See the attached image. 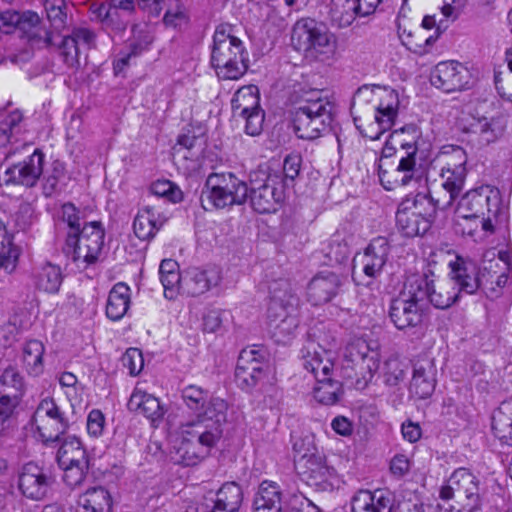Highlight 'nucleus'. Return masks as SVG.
<instances>
[{"mask_svg":"<svg viewBox=\"0 0 512 512\" xmlns=\"http://www.w3.org/2000/svg\"><path fill=\"white\" fill-rule=\"evenodd\" d=\"M492 255L495 256L494 253ZM448 265L453 279L464 293L473 294L480 286L483 288L488 299L485 307L491 317H497L508 309L512 302V292L505 289L512 266L509 251H500L497 258L485 261L481 273L474 261L461 256H456Z\"/></svg>","mask_w":512,"mask_h":512,"instance_id":"nucleus-1","label":"nucleus"},{"mask_svg":"<svg viewBox=\"0 0 512 512\" xmlns=\"http://www.w3.org/2000/svg\"><path fill=\"white\" fill-rule=\"evenodd\" d=\"M404 129L394 130L385 141L379 164V179L386 190L415 185L424 176L422 164L417 161V147L401 140Z\"/></svg>","mask_w":512,"mask_h":512,"instance_id":"nucleus-2","label":"nucleus"},{"mask_svg":"<svg viewBox=\"0 0 512 512\" xmlns=\"http://www.w3.org/2000/svg\"><path fill=\"white\" fill-rule=\"evenodd\" d=\"M457 218L468 221L473 219L476 228L491 234L494 225L506 221V211L498 188L482 185L468 191L456 208Z\"/></svg>","mask_w":512,"mask_h":512,"instance_id":"nucleus-3","label":"nucleus"},{"mask_svg":"<svg viewBox=\"0 0 512 512\" xmlns=\"http://www.w3.org/2000/svg\"><path fill=\"white\" fill-rule=\"evenodd\" d=\"M189 418L181 425H202L207 429L223 430L227 421L228 404L219 397H214L200 386L188 385L181 391Z\"/></svg>","mask_w":512,"mask_h":512,"instance_id":"nucleus-4","label":"nucleus"},{"mask_svg":"<svg viewBox=\"0 0 512 512\" xmlns=\"http://www.w3.org/2000/svg\"><path fill=\"white\" fill-rule=\"evenodd\" d=\"M441 512H479L481 494L478 478L466 468L455 470L439 492Z\"/></svg>","mask_w":512,"mask_h":512,"instance_id":"nucleus-5","label":"nucleus"},{"mask_svg":"<svg viewBox=\"0 0 512 512\" xmlns=\"http://www.w3.org/2000/svg\"><path fill=\"white\" fill-rule=\"evenodd\" d=\"M211 64L218 77L227 80H237L247 70L243 43L225 26L214 32Z\"/></svg>","mask_w":512,"mask_h":512,"instance_id":"nucleus-6","label":"nucleus"},{"mask_svg":"<svg viewBox=\"0 0 512 512\" xmlns=\"http://www.w3.org/2000/svg\"><path fill=\"white\" fill-rule=\"evenodd\" d=\"M104 243L103 223L90 221L77 232H68L64 250L79 270H85L99 260Z\"/></svg>","mask_w":512,"mask_h":512,"instance_id":"nucleus-7","label":"nucleus"},{"mask_svg":"<svg viewBox=\"0 0 512 512\" xmlns=\"http://www.w3.org/2000/svg\"><path fill=\"white\" fill-rule=\"evenodd\" d=\"M438 202L423 194L406 197L396 212V227L402 236L413 238L425 235L435 219Z\"/></svg>","mask_w":512,"mask_h":512,"instance_id":"nucleus-8","label":"nucleus"},{"mask_svg":"<svg viewBox=\"0 0 512 512\" xmlns=\"http://www.w3.org/2000/svg\"><path fill=\"white\" fill-rule=\"evenodd\" d=\"M182 440L175 450L173 460L183 466H195L204 460L220 441L223 430L207 429L204 426L180 425Z\"/></svg>","mask_w":512,"mask_h":512,"instance_id":"nucleus-9","label":"nucleus"},{"mask_svg":"<svg viewBox=\"0 0 512 512\" xmlns=\"http://www.w3.org/2000/svg\"><path fill=\"white\" fill-rule=\"evenodd\" d=\"M291 42L294 48L307 57L326 60L336 50L334 36L322 24L310 18L298 20L292 30Z\"/></svg>","mask_w":512,"mask_h":512,"instance_id":"nucleus-10","label":"nucleus"},{"mask_svg":"<svg viewBox=\"0 0 512 512\" xmlns=\"http://www.w3.org/2000/svg\"><path fill=\"white\" fill-rule=\"evenodd\" d=\"M333 118L331 104L321 98L308 100L299 106L293 117V127L298 138L314 140L331 129Z\"/></svg>","mask_w":512,"mask_h":512,"instance_id":"nucleus-11","label":"nucleus"},{"mask_svg":"<svg viewBox=\"0 0 512 512\" xmlns=\"http://www.w3.org/2000/svg\"><path fill=\"white\" fill-rule=\"evenodd\" d=\"M251 205L261 214L276 212L285 199V183L278 171L259 170L251 178Z\"/></svg>","mask_w":512,"mask_h":512,"instance_id":"nucleus-12","label":"nucleus"},{"mask_svg":"<svg viewBox=\"0 0 512 512\" xmlns=\"http://www.w3.org/2000/svg\"><path fill=\"white\" fill-rule=\"evenodd\" d=\"M208 202L217 209L243 204L248 197V186L232 173H213L206 181Z\"/></svg>","mask_w":512,"mask_h":512,"instance_id":"nucleus-13","label":"nucleus"},{"mask_svg":"<svg viewBox=\"0 0 512 512\" xmlns=\"http://www.w3.org/2000/svg\"><path fill=\"white\" fill-rule=\"evenodd\" d=\"M432 279L426 275L411 274L406 277L400 295L392 300L390 317L392 320L405 318L412 320L420 309L419 302L427 299Z\"/></svg>","mask_w":512,"mask_h":512,"instance_id":"nucleus-14","label":"nucleus"},{"mask_svg":"<svg viewBox=\"0 0 512 512\" xmlns=\"http://www.w3.org/2000/svg\"><path fill=\"white\" fill-rule=\"evenodd\" d=\"M32 424L45 444L58 441L70 425L68 416L52 398H45L38 404Z\"/></svg>","mask_w":512,"mask_h":512,"instance_id":"nucleus-15","label":"nucleus"},{"mask_svg":"<svg viewBox=\"0 0 512 512\" xmlns=\"http://www.w3.org/2000/svg\"><path fill=\"white\" fill-rule=\"evenodd\" d=\"M308 501L302 493H293L284 498L277 483L263 481L255 496L254 507L255 512H300Z\"/></svg>","mask_w":512,"mask_h":512,"instance_id":"nucleus-16","label":"nucleus"},{"mask_svg":"<svg viewBox=\"0 0 512 512\" xmlns=\"http://www.w3.org/2000/svg\"><path fill=\"white\" fill-rule=\"evenodd\" d=\"M439 161L442 163L440 170L442 187L449 193L448 204H451L464 186L467 155L459 146L450 147L441 152Z\"/></svg>","mask_w":512,"mask_h":512,"instance_id":"nucleus-17","label":"nucleus"},{"mask_svg":"<svg viewBox=\"0 0 512 512\" xmlns=\"http://www.w3.org/2000/svg\"><path fill=\"white\" fill-rule=\"evenodd\" d=\"M399 114V97L393 90H385L375 107L374 121L365 128L354 118L356 127L361 134L370 140H378L381 135L392 129Z\"/></svg>","mask_w":512,"mask_h":512,"instance_id":"nucleus-18","label":"nucleus"},{"mask_svg":"<svg viewBox=\"0 0 512 512\" xmlns=\"http://www.w3.org/2000/svg\"><path fill=\"white\" fill-rule=\"evenodd\" d=\"M343 360L347 367L354 370L355 377H361L365 383L370 381L379 368L378 354L371 351L362 338H352L343 350Z\"/></svg>","mask_w":512,"mask_h":512,"instance_id":"nucleus-19","label":"nucleus"},{"mask_svg":"<svg viewBox=\"0 0 512 512\" xmlns=\"http://www.w3.org/2000/svg\"><path fill=\"white\" fill-rule=\"evenodd\" d=\"M243 490L236 482H226L217 491L207 493L195 512H239Z\"/></svg>","mask_w":512,"mask_h":512,"instance_id":"nucleus-20","label":"nucleus"},{"mask_svg":"<svg viewBox=\"0 0 512 512\" xmlns=\"http://www.w3.org/2000/svg\"><path fill=\"white\" fill-rule=\"evenodd\" d=\"M52 484L51 474L32 462L25 464L18 475V489L29 500H43Z\"/></svg>","mask_w":512,"mask_h":512,"instance_id":"nucleus-21","label":"nucleus"},{"mask_svg":"<svg viewBox=\"0 0 512 512\" xmlns=\"http://www.w3.org/2000/svg\"><path fill=\"white\" fill-rule=\"evenodd\" d=\"M432 84L445 92H453L470 88L474 84V77L463 64L446 61L435 67Z\"/></svg>","mask_w":512,"mask_h":512,"instance_id":"nucleus-22","label":"nucleus"},{"mask_svg":"<svg viewBox=\"0 0 512 512\" xmlns=\"http://www.w3.org/2000/svg\"><path fill=\"white\" fill-rule=\"evenodd\" d=\"M303 368L311 373L315 380L335 375L334 357L331 351L323 348L314 340L308 339L300 350Z\"/></svg>","mask_w":512,"mask_h":512,"instance_id":"nucleus-23","label":"nucleus"},{"mask_svg":"<svg viewBox=\"0 0 512 512\" xmlns=\"http://www.w3.org/2000/svg\"><path fill=\"white\" fill-rule=\"evenodd\" d=\"M263 358V353L253 347L245 348L240 352L235 378L243 389H251L263 378L264 370L261 363Z\"/></svg>","mask_w":512,"mask_h":512,"instance_id":"nucleus-24","label":"nucleus"},{"mask_svg":"<svg viewBox=\"0 0 512 512\" xmlns=\"http://www.w3.org/2000/svg\"><path fill=\"white\" fill-rule=\"evenodd\" d=\"M45 155L39 149H36L32 155L24 159L21 163L7 169V182L32 187L36 184L39 177L43 174Z\"/></svg>","mask_w":512,"mask_h":512,"instance_id":"nucleus-25","label":"nucleus"},{"mask_svg":"<svg viewBox=\"0 0 512 512\" xmlns=\"http://www.w3.org/2000/svg\"><path fill=\"white\" fill-rule=\"evenodd\" d=\"M342 285L339 275L333 272H321L312 278L307 288V298L313 305L332 300Z\"/></svg>","mask_w":512,"mask_h":512,"instance_id":"nucleus-26","label":"nucleus"},{"mask_svg":"<svg viewBox=\"0 0 512 512\" xmlns=\"http://www.w3.org/2000/svg\"><path fill=\"white\" fill-rule=\"evenodd\" d=\"M381 0H332L331 13L340 25H350L356 16H367L375 11Z\"/></svg>","mask_w":512,"mask_h":512,"instance_id":"nucleus-27","label":"nucleus"},{"mask_svg":"<svg viewBox=\"0 0 512 512\" xmlns=\"http://www.w3.org/2000/svg\"><path fill=\"white\" fill-rule=\"evenodd\" d=\"M393 502L387 490H359L352 498V512H393Z\"/></svg>","mask_w":512,"mask_h":512,"instance_id":"nucleus-28","label":"nucleus"},{"mask_svg":"<svg viewBox=\"0 0 512 512\" xmlns=\"http://www.w3.org/2000/svg\"><path fill=\"white\" fill-rule=\"evenodd\" d=\"M39 23L38 14L32 11H25L22 14L13 10L0 12V35L10 34L18 29L29 39H33L38 36Z\"/></svg>","mask_w":512,"mask_h":512,"instance_id":"nucleus-29","label":"nucleus"},{"mask_svg":"<svg viewBox=\"0 0 512 512\" xmlns=\"http://www.w3.org/2000/svg\"><path fill=\"white\" fill-rule=\"evenodd\" d=\"M389 251L390 245L387 238L372 239L361 258L363 273L370 278L379 276L387 261Z\"/></svg>","mask_w":512,"mask_h":512,"instance_id":"nucleus-30","label":"nucleus"},{"mask_svg":"<svg viewBox=\"0 0 512 512\" xmlns=\"http://www.w3.org/2000/svg\"><path fill=\"white\" fill-rule=\"evenodd\" d=\"M166 222L163 213L151 206H145L138 210L134 221L133 230L140 240H150L158 233Z\"/></svg>","mask_w":512,"mask_h":512,"instance_id":"nucleus-31","label":"nucleus"},{"mask_svg":"<svg viewBox=\"0 0 512 512\" xmlns=\"http://www.w3.org/2000/svg\"><path fill=\"white\" fill-rule=\"evenodd\" d=\"M220 279V271L217 268H191L183 276V290L192 296L200 295L216 286Z\"/></svg>","mask_w":512,"mask_h":512,"instance_id":"nucleus-32","label":"nucleus"},{"mask_svg":"<svg viewBox=\"0 0 512 512\" xmlns=\"http://www.w3.org/2000/svg\"><path fill=\"white\" fill-rule=\"evenodd\" d=\"M127 406L130 411L143 415L152 423L162 419L164 415L158 398L147 393L139 384L135 386Z\"/></svg>","mask_w":512,"mask_h":512,"instance_id":"nucleus-33","label":"nucleus"},{"mask_svg":"<svg viewBox=\"0 0 512 512\" xmlns=\"http://www.w3.org/2000/svg\"><path fill=\"white\" fill-rule=\"evenodd\" d=\"M113 499L110 492L103 486L87 489L81 494L70 512H112Z\"/></svg>","mask_w":512,"mask_h":512,"instance_id":"nucleus-34","label":"nucleus"},{"mask_svg":"<svg viewBox=\"0 0 512 512\" xmlns=\"http://www.w3.org/2000/svg\"><path fill=\"white\" fill-rule=\"evenodd\" d=\"M450 276L451 272L449 273ZM464 292L460 289L456 280L451 277L448 279H437L431 282L427 299L439 309H446L450 307L459 297V294Z\"/></svg>","mask_w":512,"mask_h":512,"instance_id":"nucleus-35","label":"nucleus"},{"mask_svg":"<svg viewBox=\"0 0 512 512\" xmlns=\"http://www.w3.org/2000/svg\"><path fill=\"white\" fill-rule=\"evenodd\" d=\"M436 370L431 361L416 363L410 384L411 393L420 399H426L432 395L436 386Z\"/></svg>","mask_w":512,"mask_h":512,"instance_id":"nucleus-36","label":"nucleus"},{"mask_svg":"<svg viewBox=\"0 0 512 512\" xmlns=\"http://www.w3.org/2000/svg\"><path fill=\"white\" fill-rule=\"evenodd\" d=\"M269 289V310L273 312L275 317L282 316L279 311H285L287 312L286 316H289V310L296 308L299 302L297 296L293 293L289 282L286 280L276 281L270 286Z\"/></svg>","mask_w":512,"mask_h":512,"instance_id":"nucleus-37","label":"nucleus"},{"mask_svg":"<svg viewBox=\"0 0 512 512\" xmlns=\"http://www.w3.org/2000/svg\"><path fill=\"white\" fill-rule=\"evenodd\" d=\"M31 281L38 291L49 294L56 293L62 283L61 269L49 262L40 264L33 269Z\"/></svg>","mask_w":512,"mask_h":512,"instance_id":"nucleus-38","label":"nucleus"},{"mask_svg":"<svg viewBox=\"0 0 512 512\" xmlns=\"http://www.w3.org/2000/svg\"><path fill=\"white\" fill-rule=\"evenodd\" d=\"M95 34L87 28H77L71 36L64 37L61 45L64 61L73 66L78 62L80 47L90 48L94 44Z\"/></svg>","mask_w":512,"mask_h":512,"instance_id":"nucleus-39","label":"nucleus"},{"mask_svg":"<svg viewBox=\"0 0 512 512\" xmlns=\"http://www.w3.org/2000/svg\"><path fill=\"white\" fill-rule=\"evenodd\" d=\"M132 32L133 38L130 43L131 51L127 55L118 58L114 63V69L117 72L128 65L132 56L140 55L149 50L154 40L152 28L147 24L134 26Z\"/></svg>","mask_w":512,"mask_h":512,"instance_id":"nucleus-40","label":"nucleus"},{"mask_svg":"<svg viewBox=\"0 0 512 512\" xmlns=\"http://www.w3.org/2000/svg\"><path fill=\"white\" fill-rule=\"evenodd\" d=\"M491 428L502 444L512 445V398L502 402L493 412Z\"/></svg>","mask_w":512,"mask_h":512,"instance_id":"nucleus-41","label":"nucleus"},{"mask_svg":"<svg viewBox=\"0 0 512 512\" xmlns=\"http://www.w3.org/2000/svg\"><path fill=\"white\" fill-rule=\"evenodd\" d=\"M56 458L60 467L85 466L86 463H89L86 450L76 436H68L64 439L57 451Z\"/></svg>","mask_w":512,"mask_h":512,"instance_id":"nucleus-42","label":"nucleus"},{"mask_svg":"<svg viewBox=\"0 0 512 512\" xmlns=\"http://www.w3.org/2000/svg\"><path fill=\"white\" fill-rule=\"evenodd\" d=\"M306 468L308 477L314 485L333 486L337 479L336 470L328 465L326 458L322 455H310L306 461Z\"/></svg>","mask_w":512,"mask_h":512,"instance_id":"nucleus-43","label":"nucleus"},{"mask_svg":"<svg viewBox=\"0 0 512 512\" xmlns=\"http://www.w3.org/2000/svg\"><path fill=\"white\" fill-rule=\"evenodd\" d=\"M130 303V288L119 282L110 290L106 305L109 320H120L127 312Z\"/></svg>","mask_w":512,"mask_h":512,"instance_id":"nucleus-44","label":"nucleus"},{"mask_svg":"<svg viewBox=\"0 0 512 512\" xmlns=\"http://www.w3.org/2000/svg\"><path fill=\"white\" fill-rule=\"evenodd\" d=\"M315 381L313 397L317 402L330 406L339 401L343 394V387L342 383L335 379L334 375L324 376Z\"/></svg>","mask_w":512,"mask_h":512,"instance_id":"nucleus-45","label":"nucleus"},{"mask_svg":"<svg viewBox=\"0 0 512 512\" xmlns=\"http://www.w3.org/2000/svg\"><path fill=\"white\" fill-rule=\"evenodd\" d=\"M159 277L167 299H174L183 288V277L179 273V266L175 260L165 259L159 267Z\"/></svg>","mask_w":512,"mask_h":512,"instance_id":"nucleus-46","label":"nucleus"},{"mask_svg":"<svg viewBox=\"0 0 512 512\" xmlns=\"http://www.w3.org/2000/svg\"><path fill=\"white\" fill-rule=\"evenodd\" d=\"M259 90L255 85L243 86L236 91L232 100L231 107L234 116L248 113L260 108Z\"/></svg>","mask_w":512,"mask_h":512,"instance_id":"nucleus-47","label":"nucleus"},{"mask_svg":"<svg viewBox=\"0 0 512 512\" xmlns=\"http://www.w3.org/2000/svg\"><path fill=\"white\" fill-rule=\"evenodd\" d=\"M505 125L500 118H477L470 126L473 133L479 135L483 144H490L497 141L504 133Z\"/></svg>","mask_w":512,"mask_h":512,"instance_id":"nucleus-48","label":"nucleus"},{"mask_svg":"<svg viewBox=\"0 0 512 512\" xmlns=\"http://www.w3.org/2000/svg\"><path fill=\"white\" fill-rule=\"evenodd\" d=\"M44 345L41 341L33 339L25 343L23 347V364L29 375L39 376L43 373Z\"/></svg>","mask_w":512,"mask_h":512,"instance_id":"nucleus-49","label":"nucleus"},{"mask_svg":"<svg viewBox=\"0 0 512 512\" xmlns=\"http://www.w3.org/2000/svg\"><path fill=\"white\" fill-rule=\"evenodd\" d=\"M19 254V249L12 242V236L8 233L3 221L0 220V267L7 272L14 271Z\"/></svg>","mask_w":512,"mask_h":512,"instance_id":"nucleus-50","label":"nucleus"},{"mask_svg":"<svg viewBox=\"0 0 512 512\" xmlns=\"http://www.w3.org/2000/svg\"><path fill=\"white\" fill-rule=\"evenodd\" d=\"M25 392L23 376L13 367H8L0 376V395L22 399Z\"/></svg>","mask_w":512,"mask_h":512,"instance_id":"nucleus-51","label":"nucleus"},{"mask_svg":"<svg viewBox=\"0 0 512 512\" xmlns=\"http://www.w3.org/2000/svg\"><path fill=\"white\" fill-rule=\"evenodd\" d=\"M133 8V0H110L108 4L93 8L92 13L102 22L113 23L115 18L121 17L120 12L129 13Z\"/></svg>","mask_w":512,"mask_h":512,"instance_id":"nucleus-52","label":"nucleus"},{"mask_svg":"<svg viewBox=\"0 0 512 512\" xmlns=\"http://www.w3.org/2000/svg\"><path fill=\"white\" fill-rule=\"evenodd\" d=\"M22 114L19 111L9 113L0 125V147H6L12 141L18 142L21 132Z\"/></svg>","mask_w":512,"mask_h":512,"instance_id":"nucleus-53","label":"nucleus"},{"mask_svg":"<svg viewBox=\"0 0 512 512\" xmlns=\"http://www.w3.org/2000/svg\"><path fill=\"white\" fill-rule=\"evenodd\" d=\"M66 180L65 166L60 161H54L43 176V191L51 196L59 190V186Z\"/></svg>","mask_w":512,"mask_h":512,"instance_id":"nucleus-54","label":"nucleus"},{"mask_svg":"<svg viewBox=\"0 0 512 512\" xmlns=\"http://www.w3.org/2000/svg\"><path fill=\"white\" fill-rule=\"evenodd\" d=\"M151 192L166 200L177 203L182 200L183 194L178 186L169 180H157L151 185Z\"/></svg>","mask_w":512,"mask_h":512,"instance_id":"nucleus-55","label":"nucleus"},{"mask_svg":"<svg viewBox=\"0 0 512 512\" xmlns=\"http://www.w3.org/2000/svg\"><path fill=\"white\" fill-rule=\"evenodd\" d=\"M122 365L131 376H137L144 367L142 351L138 348H128L122 356Z\"/></svg>","mask_w":512,"mask_h":512,"instance_id":"nucleus-56","label":"nucleus"},{"mask_svg":"<svg viewBox=\"0 0 512 512\" xmlns=\"http://www.w3.org/2000/svg\"><path fill=\"white\" fill-rule=\"evenodd\" d=\"M21 399L0 395V435L6 430L7 422L12 417Z\"/></svg>","mask_w":512,"mask_h":512,"instance_id":"nucleus-57","label":"nucleus"},{"mask_svg":"<svg viewBox=\"0 0 512 512\" xmlns=\"http://www.w3.org/2000/svg\"><path fill=\"white\" fill-rule=\"evenodd\" d=\"M245 120V132L250 136H257L261 133L264 123V112L261 108L241 114Z\"/></svg>","mask_w":512,"mask_h":512,"instance_id":"nucleus-58","label":"nucleus"},{"mask_svg":"<svg viewBox=\"0 0 512 512\" xmlns=\"http://www.w3.org/2000/svg\"><path fill=\"white\" fill-rule=\"evenodd\" d=\"M59 384L64 389V393L70 402L78 399L81 387L77 377L73 373L63 372L59 376Z\"/></svg>","mask_w":512,"mask_h":512,"instance_id":"nucleus-59","label":"nucleus"},{"mask_svg":"<svg viewBox=\"0 0 512 512\" xmlns=\"http://www.w3.org/2000/svg\"><path fill=\"white\" fill-rule=\"evenodd\" d=\"M105 424V416L102 411L99 409H92L87 416V433L93 438H99L103 435Z\"/></svg>","mask_w":512,"mask_h":512,"instance_id":"nucleus-60","label":"nucleus"},{"mask_svg":"<svg viewBox=\"0 0 512 512\" xmlns=\"http://www.w3.org/2000/svg\"><path fill=\"white\" fill-rule=\"evenodd\" d=\"M271 337L276 343L287 344L293 336L296 325L293 322H271Z\"/></svg>","mask_w":512,"mask_h":512,"instance_id":"nucleus-61","label":"nucleus"},{"mask_svg":"<svg viewBox=\"0 0 512 512\" xmlns=\"http://www.w3.org/2000/svg\"><path fill=\"white\" fill-rule=\"evenodd\" d=\"M301 167V156L298 154H290L286 156L283 163V174L282 179L285 183V188L289 185V182H293L298 176Z\"/></svg>","mask_w":512,"mask_h":512,"instance_id":"nucleus-62","label":"nucleus"},{"mask_svg":"<svg viewBox=\"0 0 512 512\" xmlns=\"http://www.w3.org/2000/svg\"><path fill=\"white\" fill-rule=\"evenodd\" d=\"M89 463L85 466L70 465L67 467H61L64 470L63 480L70 487H76L80 485L86 475Z\"/></svg>","mask_w":512,"mask_h":512,"instance_id":"nucleus-63","label":"nucleus"},{"mask_svg":"<svg viewBox=\"0 0 512 512\" xmlns=\"http://www.w3.org/2000/svg\"><path fill=\"white\" fill-rule=\"evenodd\" d=\"M61 217L71 229L70 232H77L80 228V218L77 208L71 203H65L61 208Z\"/></svg>","mask_w":512,"mask_h":512,"instance_id":"nucleus-64","label":"nucleus"}]
</instances>
